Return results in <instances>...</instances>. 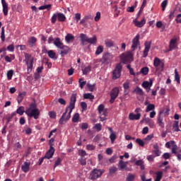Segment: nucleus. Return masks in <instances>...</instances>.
<instances>
[{
  "mask_svg": "<svg viewBox=\"0 0 181 181\" xmlns=\"http://www.w3.org/2000/svg\"><path fill=\"white\" fill-rule=\"evenodd\" d=\"M77 100V94H72L70 99L69 105L66 108L65 112L63 113L61 118L59 120L60 125H64L70 118H71V112H73L74 108L76 107V101Z\"/></svg>",
  "mask_w": 181,
  "mask_h": 181,
  "instance_id": "nucleus-1",
  "label": "nucleus"
},
{
  "mask_svg": "<svg viewBox=\"0 0 181 181\" xmlns=\"http://www.w3.org/2000/svg\"><path fill=\"white\" fill-rule=\"evenodd\" d=\"M120 60L122 61V63H124V64L134 62V54H132V51L123 53L120 56Z\"/></svg>",
  "mask_w": 181,
  "mask_h": 181,
  "instance_id": "nucleus-2",
  "label": "nucleus"
},
{
  "mask_svg": "<svg viewBox=\"0 0 181 181\" xmlns=\"http://www.w3.org/2000/svg\"><path fill=\"white\" fill-rule=\"evenodd\" d=\"M153 66L156 69L157 71H163V69H165V62L160 61V59L158 57H155L153 60Z\"/></svg>",
  "mask_w": 181,
  "mask_h": 181,
  "instance_id": "nucleus-3",
  "label": "nucleus"
},
{
  "mask_svg": "<svg viewBox=\"0 0 181 181\" xmlns=\"http://www.w3.org/2000/svg\"><path fill=\"white\" fill-rule=\"evenodd\" d=\"M25 114L28 115V117H30V118L33 117L35 119H37V118H39V115H40V112H39V109L37 108H28L25 110Z\"/></svg>",
  "mask_w": 181,
  "mask_h": 181,
  "instance_id": "nucleus-4",
  "label": "nucleus"
},
{
  "mask_svg": "<svg viewBox=\"0 0 181 181\" xmlns=\"http://www.w3.org/2000/svg\"><path fill=\"white\" fill-rule=\"evenodd\" d=\"M121 71H122V66L121 64H119L112 71V79L117 80L119 78L121 77Z\"/></svg>",
  "mask_w": 181,
  "mask_h": 181,
  "instance_id": "nucleus-5",
  "label": "nucleus"
},
{
  "mask_svg": "<svg viewBox=\"0 0 181 181\" xmlns=\"http://www.w3.org/2000/svg\"><path fill=\"white\" fill-rule=\"evenodd\" d=\"M118 94H119V88L118 87L113 88L110 91L111 103H114V101H115V99L117 98V97H118Z\"/></svg>",
  "mask_w": 181,
  "mask_h": 181,
  "instance_id": "nucleus-6",
  "label": "nucleus"
},
{
  "mask_svg": "<svg viewBox=\"0 0 181 181\" xmlns=\"http://www.w3.org/2000/svg\"><path fill=\"white\" fill-rule=\"evenodd\" d=\"M101 175H103V172L100 170H93L89 176V179L90 180H95V179H98Z\"/></svg>",
  "mask_w": 181,
  "mask_h": 181,
  "instance_id": "nucleus-7",
  "label": "nucleus"
},
{
  "mask_svg": "<svg viewBox=\"0 0 181 181\" xmlns=\"http://www.w3.org/2000/svg\"><path fill=\"white\" fill-rule=\"evenodd\" d=\"M139 37H140L139 35H137L133 39L132 45V52L136 50V49H138V47H139Z\"/></svg>",
  "mask_w": 181,
  "mask_h": 181,
  "instance_id": "nucleus-8",
  "label": "nucleus"
},
{
  "mask_svg": "<svg viewBox=\"0 0 181 181\" xmlns=\"http://www.w3.org/2000/svg\"><path fill=\"white\" fill-rule=\"evenodd\" d=\"M177 47V38L174 37L170 40L169 44V49L168 52H172V50H175Z\"/></svg>",
  "mask_w": 181,
  "mask_h": 181,
  "instance_id": "nucleus-9",
  "label": "nucleus"
},
{
  "mask_svg": "<svg viewBox=\"0 0 181 181\" xmlns=\"http://www.w3.org/2000/svg\"><path fill=\"white\" fill-rule=\"evenodd\" d=\"M114 59V55H112L110 52L104 53L102 57V59L103 60V63H109Z\"/></svg>",
  "mask_w": 181,
  "mask_h": 181,
  "instance_id": "nucleus-10",
  "label": "nucleus"
},
{
  "mask_svg": "<svg viewBox=\"0 0 181 181\" xmlns=\"http://www.w3.org/2000/svg\"><path fill=\"white\" fill-rule=\"evenodd\" d=\"M30 170V161H25L21 165V170L24 172V173H28Z\"/></svg>",
  "mask_w": 181,
  "mask_h": 181,
  "instance_id": "nucleus-11",
  "label": "nucleus"
},
{
  "mask_svg": "<svg viewBox=\"0 0 181 181\" xmlns=\"http://www.w3.org/2000/svg\"><path fill=\"white\" fill-rule=\"evenodd\" d=\"M144 46L145 48L143 52V57H148V53L149 52V50L151 49V42L146 41L144 44Z\"/></svg>",
  "mask_w": 181,
  "mask_h": 181,
  "instance_id": "nucleus-12",
  "label": "nucleus"
},
{
  "mask_svg": "<svg viewBox=\"0 0 181 181\" xmlns=\"http://www.w3.org/2000/svg\"><path fill=\"white\" fill-rule=\"evenodd\" d=\"M53 155H54V148L51 146L44 158L45 159H51V158H53Z\"/></svg>",
  "mask_w": 181,
  "mask_h": 181,
  "instance_id": "nucleus-13",
  "label": "nucleus"
},
{
  "mask_svg": "<svg viewBox=\"0 0 181 181\" xmlns=\"http://www.w3.org/2000/svg\"><path fill=\"white\" fill-rule=\"evenodd\" d=\"M79 37L81 39V46H86L87 41H88V37L87 36V35H86L84 33H81Z\"/></svg>",
  "mask_w": 181,
  "mask_h": 181,
  "instance_id": "nucleus-14",
  "label": "nucleus"
},
{
  "mask_svg": "<svg viewBox=\"0 0 181 181\" xmlns=\"http://www.w3.org/2000/svg\"><path fill=\"white\" fill-rule=\"evenodd\" d=\"M107 129L110 132V139L112 144H114V141H115V139H117V134H115V133L114 132V130H112V128L107 127Z\"/></svg>",
  "mask_w": 181,
  "mask_h": 181,
  "instance_id": "nucleus-15",
  "label": "nucleus"
},
{
  "mask_svg": "<svg viewBox=\"0 0 181 181\" xmlns=\"http://www.w3.org/2000/svg\"><path fill=\"white\" fill-rule=\"evenodd\" d=\"M129 119H131V121H134V120H138V119H141V113H137L136 115L134 114V113H130L129 115Z\"/></svg>",
  "mask_w": 181,
  "mask_h": 181,
  "instance_id": "nucleus-16",
  "label": "nucleus"
},
{
  "mask_svg": "<svg viewBox=\"0 0 181 181\" xmlns=\"http://www.w3.org/2000/svg\"><path fill=\"white\" fill-rule=\"evenodd\" d=\"M134 23L135 26H136L137 28H142V26H144V25H145V23H146V21L145 20V18H143L141 21L134 20Z\"/></svg>",
  "mask_w": 181,
  "mask_h": 181,
  "instance_id": "nucleus-17",
  "label": "nucleus"
},
{
  "mask_svg": "<svg viewBox=\"0 0 181 181\" xmlns=\"http://www.w3.org/2000/svg\"><path fill=\"white\" fill-rule=\"evenodd\" d=\"M60 54H62V56H66V54H67L70 50V48H69V47L64 45L61 49H60Z\"/></svg>",
  "mask_w": 181,
  "mask_h": 181,
  "instance_id": "nucleus-18",
  "label": "nucleus"
},
{
  "mask_svg": "<svg viewBox=\"0 0 181 181\" xmlns=\"http://www.w3.org/2000/svg\"><path fill=\"white\" fill-rule=\"evenodd\" d=\"M1 4L3 6L4 15L6 16L8 15V4L5 0H1Z\"/></svg>",
  "mask_w": 181,
  "mask_h": 181,
  "instance_id": "nucleus-19",
  "label": "nucleus"
},
{
  "mask_svg": "<svg viewBox=\"0 0 181 181\" xmlns=\"http://www.w3.org/2000/svg\"><path fill=\"white\" fill-rule=\"evenodd\" d=\"M27 64V71L29 74L32 72V69H33V59H30V62H26Z\"/></svg>",
  "mask_w": 181,
  "mask_h": 181,
  "instance_id": "nucleus-20",
  "label": "nucleus"
},
{
  "mask_svg": "<svg viewBox=\"0 0 181 181\" xmlns=\"http://www.w3.org/2000/svg\"><path fill=\"white\" fill-rule=\"evenodd\" d=\"M54 45L58 47V49H61L64 46V45L62 44V41H60V38H56V40L54 41Z\"/></svg>",
  "mask_w": 181,
  "mask_h": 181,
  "instance_id": "nucleus-21",
  "label": "nucleus"
},
{
  "mask_svg": "<svg viewBox=\"0 0 181 181\" xmlns=\"http://www.w3.org/2000/svg\"><path fill=\"white\" fill-rule=\"evenodd\" d=\"M157 123L158 124L160 128H165V124L163 123V117L162 115H158Z\"/></svg>",
  "mask_w": 181,
  "mask_h": 181,
  "instance_id": "nucleus-22",
  "label": "nucleus"
},
{
  "mask_svg": "<svg viewBox=\"0 0 181 181\" xmlns=\"http://www.w3.org/2000/svg\"><path fill=\"white\" fill-rule=\"evenodd\" d=\"M86 43H89L90 45H95V43H97V36L93 35V37H88V41Z\"/></svg>",
  "mask_w": 181,
  "mask_h": 181,
  "instance_id": "nucleus-23",
  "label": "nucleus"
},
{
  "mask_svg": "<svg viewBox=\"0 0 181 181\" xmlns=\"http://www.w3.org/2000/svg\"><path fill=\"white\" fill-rule=\"evenodd\" d=\"M25 95H26V93L23 92V93H20L17 97V101L18 103V104H21V103H22V101H23V98L25 97Z\"/></svg>",
  "mask_w": 181,
  "mask_h": 181,
  "instance_id": "nucleus-24",
  "label": "nucleus"
},
{
  "mask_svg": "<svg viewBox=\"0 0 181 181\" xmlns=\"http://www.w3.org/2000/svg\"><path fill=\"white\" fill-rule=\"evenodd\" d=\"M65 40L67 43H70V42H73V40H74V36L70 33H68L65 36Z\"/></svg>",
  "mask_w": 181,
  "mask_h": 181,
  "instance_id": "nucleus-25",
  "label": "nucleus"
},
{
  "mask_svg": "<svg viewBox=\"0 0 181 181\" xmlns=\"http://www.w3.org/2000/svg\"><path fill=\"white\" fill-rule=\"evenodd\" d=\"M127 163H128V162L124 163L122 160H121L119 162L118 166L121 170H124V169H127Z\"/></svg>",
  "mask_w": 181,
  "mask_h": 181,
  "instance_id": "nucleus-26",
  "label": "nucleus"
},
{
  "mask_svg": "<svg viewBox=\"0 0 181 181\" xmlns=\"http://www.w3.org/2000/svg\"><path fill=\"white\" fill-rule=\"evenodd\" d=\"M173 130L174 132H179L180 131L179 129V122H175V124L173 125Z\"/></svg>",
  "mask_w": 181,
  "mask_h": 181,
  "instance_id": "nucleus-27",
  "label": "nucleus"
},
{
  "mask_svg": "<svg viewBox=\"0 0 181 181\" xmlns=\"http://www.w3.org/2000/svg\"><path fill=\"white\" fill-rule=\"evenodd\" d=\"M57 15L58 21H59V22H64L66 21V16H64V14L59 13Z\"/></svg>",
  "mask_w": 181,
  "mask_h": 181,
  "instance_id": "nucleus-28",
  "label": "nucleus"
},
{
  "mask_svg": "<svg viewBox=\"0 0 181 181\" xmlns=\"http://www.w3.org/2000/svg\"><path fill=\"white\" fill-rule=\"evenodd\" d=\"M103 52L104 47L102 45H99L95 51V54L98 56V54H101V53H103Z\"/></svg>",
  "mask_w": 181,
  "mask_h": 181,
  "instance_id": "nucleus-29",
  "label": "nucleus"
},
{
  "mask_svg": "<svg viewBox=\"0 0 181 181\" xmlns=\"http://www.w3.org/2000/svg\"><path fill=\"white\" fill-rule=\"evenodd\" d=\"M80 120V114L75 113L72 117V122H78Z\"/></svg>",
  "mask_w": 181,
  "mask_h": 181,
  "instance_id": "nucleus-30",
  "label": "nucleus"
},
{
  "mask_svg": "<svg viewBox=\"0 0 181 181\" xmlns=\"http://www.w3.org/2000/svg\"><path fill=\"white\" fill-rule=\"evenodd\" d=\"M155 110V105L153 104H148L146 112H149V111H153Z\"/></svg>",
  "mask_w": 181,
  "mask_h": 181,
  "instance_id": "nucleus-31",
  "label": "nucleus"
},
{
  "mask_svg": "<svg viewBox=\"0 0 181 181\" xmlns=\"http://www.w3.org/2000/svg\"><path fill=\"white\" fill-rule=\"evenodd\" d=\"M16 113L18 114L19 115H22L23 114L25 113V107L23 106H20L17 109Z\"/></svg>",
  "mask_w": 181,
  "mask_h": 181,
  "instance_id": "nucleus-32",
  "label": "nucleus"
},
{
  "mask_svg": "<svg viewBox=\"0 0 181 181\" xmlns=\"http://www.w3.org/2000/svg\"><path fill=\"white\" fill-rule=\"evenodd\" d=\"M179 152V148L177 147V146L174 144L172 146V153H175V155H177V153H178Z\"/></svg>",
  "mask_w": 181,
  "mask_h": 181,
  "instance_id": "nucleus-33",
  "label": "nucleus"
},
{
  "mask_svg": "<svg viewBox=\"0 0 181 181\" xmlns=\"http://www.w3.org/2000/svg\"><path fill=\"white\" fill-rule=\"evenodd\" d=\"M83 74L86 75L91 71V66H88L82 69Z\"/></svg>",
  "mask_w": 181,
  "mask_h": 181,
  "instance_id": "nucleus-34",
  "label": "nucleus"
},
{
  "mask_svg": "<svg viewBox=\"0 0 181 181\" xmlns=\"http://www.w3.org/2000/svg\"><path fill=\"white\" fill-rule=\"evenodd\" d=\"M134 93H136V94H138L139 95H144V90H142V89L139 87H136L134 89Z\"/></svg>",
  "mask_w": 181,
  "mask_h": 181,
  "instance_id": "nucleus-35",
  "label": "nucleus"
},
{
  "mask_svg": "<svg viewBox=\"0 0 181 181\" xmlns=\"http://www.w3.org/2000/svg\"><path fill=\"white\" fill-rule=\"evenodd\" d=\"M83 98L86 100H94V95H93L91 93H85L83 95Z\"/></svg>",
  "mask_w": 181,
  "mask_h": 181,
  "instance_id": "nucleus-36",
  "label": "nucleus"
},
{
  "mask_svg": "<svg viewBox=\"0 0 181 181\" xmlns=\"http://www.w3.org/2000/svg\"><path fill=\"white\" fill-rule=\"evenodd\" d=\"M142 87L144 88H148V87H152V82H148V81H144L142 83Z\"/></svg>",
  "mask_w": 181,
  "mask_h": 181,
  "instance_id": "nucleus-37",
  "label": "nucleus"
},
{
  "mask_svg": "<svg viewBox=\"0 0 181 181\" xmlns=\"http://www.w3.org/2000/svg\"><path fill=\"white\" fill-rule=\"evenodd\" d=\"M50 8H52V5L51 4H47V5L40 6L38 9L40 11H43L45 9H48V11H50Z\"/></svg>",
  "mask_w": 181,
  "mask_h": 181,
  "instance_id": "nucleus-38",
  "label": "nucleus"
},
{
  "mask_svg": "<svg viewBox=\"0 0 181 181\" xmlns=\"http://www.w3.org/2000/svg\"><path fill=\"white\" fill-rule=\"evenodd\" d=\"M105 45L106 46V47H113L114 46V42L111 41V40H106L105 42Z\"/></svg>",
  "mask_w": 181,
  "mask_h": 181,
  "instance_id": "nucleus-39",
  "label": "nucleus"
},
{
  "mask_svg": "<svg viewBox=\"0 0 181 181\" xmlns=\"http://www.w3.org/2000/svg\"><path fill=\"white\" fill-rule=\"evenodd\" d=\"M149 71V68L148 67H144L141 69L140 73L144 74V76H146Z\"/></svg>",
  "mask_w": 181,
  "mask_h": 181,
  "instance_id": "nucleus-40",
  "label": "nucleus"
},
{
  "mask_svg": "<svg viewBox=\"0 0 181 181\" xmlns=\"http://www.w3.org/2000/svg\"><path fill=\"white\" fill-rule=\"evenodd\" d=\"M175 78L176 81L180 84V76H179V74L177 73V69H175Z\"/></svg>",
  "mask_w": 181,
  "mask_h": 181,
  "instance_id": "nucleus-41",
  "label": "nucleus"
},
{
  "mask_svg": "<svg viewBox=\"0 0 181 181\" xmlns=\"http://www.w3.org/2000/svg\"><path fill=\"white\" fill-rule=\"evenodd\" d=\"M47 54L50 59H54L56 57V53L53 50L48 51Z\"/></svg>",
  "mask_w": 181,
  "mask_h": 181,
  "instance_id": "nucleus-42",
  "label": "nucleus"
},
{
  "mask_svg": "<svg viewBox=\"0 0 181 181\" xmlns=\"http://www.w3.org/2000/svg\"><path fill=\"white\" fill-rule=\"evenodd\" d=\"M1 42L5 41V27L1 28Z\"/></svg>",
  "mask_w": 181,
  "mask_h": 181,
  "instance_id": "nucleus-43",
  "label": "nucleus"
},
{
  "mask_svg": "<svg viewBox=\"0 0 181 181\" xmlns=\"http://www.w3.org/2000/svg\"><path fill=\"white\" fill-rule=\"evenodd\" d=\"M169 108H165L159 112L158 115H162V114H164L165 115H169Z\"/></svg>",
  "mask_w": 181,
  "mask_h": 181,
  "instance_id": "nucleus-44",
  "label": "nucleus"
},
{
  "mask_svg": "<svg viewBox=\"0 0 181 181\" xmlns=\"http://www.w3.org/2000/svg\"><path fill=\"white\" fill-rule=\"evenodd\" d=\"M13 76V70H9L8 71H7V78L8 80H12V77Z\"/></svg>",
  "mask_w": 181,
  "mask_h": 181,
  "instance_id": "nucleus-45",
  "label": "nucleus"
},
{
  "mask_svg": "<svg viewBox=\"0 0 181 181\" xmlns=\"http://www.w3.org/2000/svg\"><path fill=\"white\" fill-rule=\"evenodd\" d=\"M28 43H29L30 46H31V47L33 46V45H35V43H36V38L35 37H32L28 40Z\"/></svg>",
  "mask_w": 181,
  "mask_h": 181,
  "instance_id": "nucleus-46",
  "label": "nucleus"
},
{
  "mask_svg": "<svg viewBox=\"0 0 181 181\" xmlns=\"http://www.w3.org/2000/svg\"><path fill=\"white\" fill-rule=\"evenodd\" d=\"M136 144H138L139 146H145V142H144L143 140L141 139H136Z\"/></svg>",
  "mask_w": 181,
  "mask_h": 181,
  "instance_id": "nucleus-47",
  "label": "nucleus"
},
{
  "mask_svg": "<svg viewBox=\"0 0 181 181\" xmlns=\"http://www.w3.org/2000/svg\"><path fill=\"white\" fill-rule=\"evenodd\" d=\"M117 170H118V168H117V167H115V166H113L110 168L109 173L110 175H114V173H115V172H117Z\"/></svg>",
  "mask_w": 181,
  "mask_h": 181,
  "instance_id": "nucleus-48",
  "label": "nucleus"
},
{
  "mask_svg": "<svg viewBox=\"0 0 181 181\" xmlns=\"http://www.w3.org/2000/svg\"><path fill=\"white\" fill-rule=\"evenodd\" d=\"M24 55L25 58V63H29L30 62V60H33V58H30V55L28 53H25Z\"/></svg>",
  "mask_w": 181,
  "mask_h": 181,
  "instance_id": "nucleus-49",
  "label": "nucleus"
},
{
  "mask_svg": "<svg viewBox=\"0 0 181 181\" xmlns=\"http://www.w3.org/2000/svg\"><path fill=\"white\" fill-rule=\"evenodd\" d=\"M162 172L157 173L155 181H160V180L162 179Z\"/></svg>",
  "mask_w": 181,
  "mask_h": 181,
  "instance_id": "nucleus-50",
  "label": "nucleus"
},
{
  "mask_svg": "<svg viewBox=\"0 0 181 181\" xmlns=\"http://www.w3.org/2000/svg\"><path fill=\"white\" fill-rule=\"evenodd\" d=\"M86 149L88 151H94V149H95V146L93 144H88L86 145Z\"/></svg>",
  "mask_w": 181,
  "mask_h": 181,
  "instance_id": "nucleus-51",
  "label": "nucleus"
},
{
  "mask_svg": "<svg viewBox=\"0 0 181 181\" xmlns=\"http://www.w3.org/2000/svg\"><path fill=\"white\" fill-rule=\"evenodd\" d=\"M79 84H80L81 88L83 89L84 88V86H86V84H87V81H83V79L80 78L79 79Z\"/></svg>",
  "mask_w": 181,
  "mask_h": 181,
  "instance_id": "nucleus-52",
  "label": "nucleus"
},
{
  "mask_svg": "<svg viewBox=\"0 0 181 181\" xmlns=\"http://www.w3.org/2000/svg\"><path fill=\"white\" fill-rule=\"evenodd\" d=\"M163 11L166 9V6H168V0H164L161 4Z\"/></svg>",
  "mask_w": 181,
  "mask_h": 181,
  "instance_id": "nucleus-53",
  "label": "nucleus"
},
{
  "mask_svg": "<svg viewBox=\"0 0 181 181\" xmlns=\"http://www.w3.org/2000/svg\"><path fill=\"white\" fill-rule=\"evenodd\" d=\"M102 127L103 126L101 125V124L98 123V124H95L93 128H95V129H96L98 131V132H100V131H101Z\"/></svg>",
  "mask_w": 181,
  "mask_h": 181,
  "instance_id": "nucleus-54",
  "label": "nucleus"
},
{
  "mask_svg": "<svg viewBox=\"0 0 181 181\" xmlns=\"http://www.w3.org/2000/svg\"><path fill=\"white\" fill-rule=\"evenodd\" d=\"M101 18V13L100 11H98L96 13V16L95 17V22H98Z\"/></svg>",
  "mask_w": 181,
  "mask_h": 181,
  "instance_id": "nucleus-55",
  "label": "nucleus"
},
{
  "mask_svg": "<svg viewBox=\"0 0 181 181\" xmlns=\"http://www.w3.org/2000/svg\"><path fill=\"white\" fill-rule=\"evenodd\" d=\"M79 162L82 166H85V165H87V162L86 161V158L82 157L79 159Z\"/></svg>",
  "mask_w": 181,
  "mask_h": 181,
  "instance_id": "nucleus-56",
  "label": "nucleus"
},
{
  "mask_svg": "<svg viewBox=\"0 0 181 181\" xmlns=\"http://www.w3.org/2000/svg\"><path fill=\"white\" fill-rule=\"evenodd\" d=\"M87 87L89 90V91H94V87H95V84H90V83H87Z\"/></svg>",
  "mask_w": 181,
  "mask_h": 181,
  "instance_id": "nucleus-57",
  "label": "nucleus"
},
{
  "mask_svg": "<svg viewBox=\"0 0 181 181\" xmlns=\"http://www.w3.org/2000/svg\"><path fill=\"white\" fill-rule=\"evenodd\" d=\"M81 19V14L80 13H76L75 14L74 20L76 21V22H78Z\"/></svg>",
  "mask_w": 181,
  "mask_h": 181,
  "instance_id": "nucleus-58",
  "label": "nucleus"
},
{
  "mask_svg": "<svg viewBox=\"0 0 181 181\" xmlns=\"http://www.w3.org/2000/svg\"><path fill=\"white\" fill-rule=\"evenodd\" d=\"M173 145H175V141H168L165 144V146L170 148Z\"/></svg>",
  "mask_w": 181,
  "mask_h": 181,
  "instance_id": "nucleus-59",
  "label": "nucleus"
},
{
  "mask_svg": "<svg viewBox=\"0 0 181 181\" xmlns=\"http://www.w3.org/2000/svg\"><path fill=\"white\" fill-rule=\"evenodd\" d=\"M135 179V175L130 174L128 175V177H127V181H134Z\"/></svg>",
  "mask_w": 181,
  "mask_h": 181,
  "instance_id": "nucleus-60",
  "label": "nucleus"
},
{
  "mask_svg": "<svg viewBox=\"0 0 181 181\" xmlns=\"http://www.w3.org/2000/svg\"><path fill=\"white\" fill-rule=\"evenodd\" d=\"M7 50H8V52H14L15 47H13V45H10L7 47Z\"/></svg>",
  "mask_w": 181,
  "mask_h": 181,
  "instance_id": "nucleus-61",
  "label": "nucleus"
},
{
  "mask_svg": "<svg viewBox=\"0 0 181 181\" xmlns=\"http://www.w3.org/2000/svg\"><path fill=\"white\" fill-rule=\"evenodd\" d=\"M60 163H62V160L60 159V158H58L57 159V160L55 161L54 168H56L57 166H59L60 165Z\"/></svg>",
  "mask_w": 181,
  "mask_h": 181,
  "instance_id": "nucleus-62",
  "label": "nucleus"
},
{
  "mask_svg": "<svg viewBox=\"0 0 181 181\" xmlns=\"http://www.w3.org/2000/svg\"><path fill=\"white\" fill-rule=\"evenodd\" d=\"M81 128L82 129H87V128H88V123H82L81 124Z\"/></svg>",
  "mask_w": 181,
  "mask_h": 181,
  "instance_id": "nucleus-63",
  "label": "nucleus"
},
{
  "mask_svg": "<svg viewBox=\"0 0 181 181\" xmlns=\"http://www.w3.org/2000/svg\"><path fill=\"white\" fill-rule=\"evenodd\" d=\"M56 21H57V14H54L52 17V23H56Z\"/></svg>",
  "mask_w": 181,
  "mask_h": 181,
  "instance_id": "nucleus-64",
  "label": "nucleus"
}]
</instances>
